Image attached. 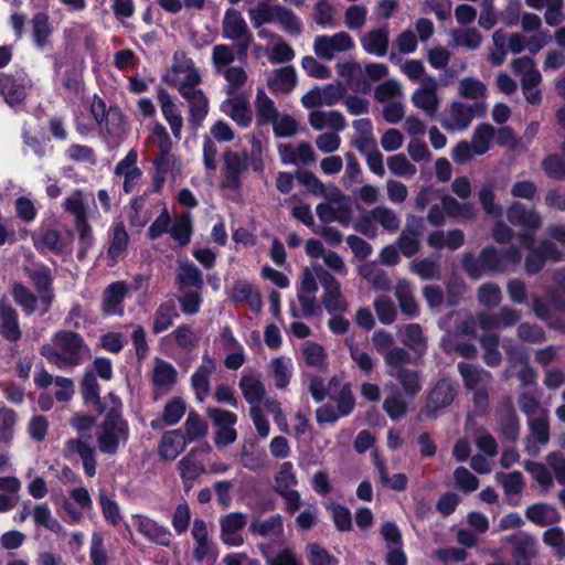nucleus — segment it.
<instances>
[{
  "instance_id": "1",
  "label": "nucleus",
  "mask_w": 565,
  "mask_h": 565,
  "mask_svg": "<svg viewBox=\"0 0 565 565\" xmlns=\"http://www.w3.org/2000/svg\"><path fill=\"white\" fill-rule=\"evenodd\" d=\"M88 348L83 338L73 331H58L50 342L43 344L40 353L60 370L74 369L88 355Z\"/></svg>"
},
{
  "instance_id": "2",
  "label": "nucleus",
  "mask_w": 565,
  "mask_h": 565,
  "mask_svg": "<svg viewBox=\"0 0 565 565\" xmlns=\"http://www.w3.org/2000/svg\"><path fill=\"white\" fill-rule=\"evenodd\" d=\"M298 180L313 195L322 196L328 201V203L318 204L316 209L320 221L323 223H330L332 221L347 223L350 220L352 215L351 201L350 199L342 196L335 186L331 184H323L319 179Z\"/></svg>"
},
{
  "instance_id": "3",
  "label": "nucleus",
  "mask_w": 565,
  "mask_h": 565,
  "mask_svg": "<svg viewBox=\"0 0 565 565\" xmlns=\"http://www.w3.org/2000/svg\"><path fill=\"white\" fill-rule=\"evenodd\" d=\"M128 438V423L116 412H109L96 434L99 451L115 455L121 445H126Z\"/></svg>"
},
{
  "instance_id": "4",
  "label": "nucleus",
  "mask_w": 565,
  "mask_h": 565,
  "mask_svg": "<svg viewBox=\"0 0 565 565\" xmlns=\"http://www.w3.org/2000/svg\"><path fill=\"white\" fill-rule=\"evenodd\" d=\"M487 113V104H469L454 100L440 117V125L448 132L466 130L475 118H481Z\"/></svg>"
},
{
  "instance_id": "5",
  "label": "nucleus",
  "mask_w": 565,
  "mask_h": 565,
  "mask_svg": "<svg viewBox=\"0 0 565 565\" xmlns=\"http://www.w3.org/2000/svg\"><path fill=\"white\" fill-rule=\"evenodd\" d=\"M222 35L237 43V58L241 62H246L248 49L253 42V34L238 10L230 8L225 11L222 21Z\"/></svg>"
},
{
  "instance_id": "6",
  "label": "nucleus",
  "mask_w": 565,
  "mask_h": 565,
  "mask_svg": "<svg viewBox=\"0 0 565 565\" xmlns=\"http://www.w3.org/2000/svg\"><path fill=\"white\" fill-rule=\"evenodd\" d=\"M494 138V127L490 124L478 125L471 141H459L451 150V158L457 164H462L476 156H482L490 149Z\"/></svg>"
},
{
  "instance_id": "7",
  "label": "nucleus",
  "mask_w": 565,
  "mask_h": 565,
  "mask_svg": "<svg viewBox=\"0 0 565 565\" xmlns=\"http://www.w3.org/2000/svg\"><path fill=\"white\" fill-rule=\"evenodd\" d=\"M521 244L530 250L525 259V270L527 274L539 273L545 265L546 259L561 260L563 252L551 241L541 242L539 247H534V235L521 232L519 235Z\"/></svg>"
},
{
  "instance_id": "8",
  "label": "nucleus",
  "mask_w": 565,
  "mask_h": 565,
  "mask_svg": "<svg viewBox=\"0 0 565 565\" xmlns=\"http://www.w3.org/2000/svg\"><path fill=\"white\" fill-rule=\"evenodd\" d=\"M462 266L467 274L473 279H479L486 273L503 271L501 252L492 246L482 249L478 257L466 254L462 259Z\"/></svg>"
},
{
  "instance_id": "9",
  "label": "nucleus",
  "mask_w": 565,
  "mask_h": 565,
  "mask_svg": "<svg viewBox=\"0 0 565 565\" xmlns=\"http://www.w3.org/2000/svg\"><path fill=\"white\" fill-rule=\"evenodd\" d=\"M318 280L323 289L321 301L330 315L343 313L348 302L341 292L340 282L324 268H317Z\"/></svg>"
},
{
  "instance_id": "10",
  "label": "nucleus",
  "mask_w": 565,
  "mask_h": 565,
  "mask_svg": "<svg viewBox=\"0 0 565 565\" xmlns=\"http://www.w3.org/2000/svg\"><path fill=\"white\" fill-rule=\"evenodd\" d=\"M32 86V81L25 72H0V94L6 103L11 106L21 105L26 98V88Z\"/></svg>"
},
{
  "instance_id": "11",
  "label": "nucleus",
  "mask_w": 565,
  "mask_h": 565,
  "mask_svg": "<svg viewBox=\"0 0 565 565\" xmlns=\"http://www.w3.org/2000/svg\"><path fill=\"white\" fill-rule=\"evenodd\" d=\"M355 44L352 36L344 31L333 35H319L313 41L315 54L327 61H331L337 54L350 52Z\"/></svg>"
},
{
  "instance_id": "12",
  "label": "nucleus",
  "mask_w": 565,
  "mask_h": 565,
  "mask_svg": "<svg viewBox=\"0 0 565 565\" xmlns=\"http://www.w3.org/2000/svg\"><path fill=\"white\" fill-rule=\"evenodd\" d=\"M439 83L436 77H426L412 94L411 100L413 105L424 111L428 117H434L440 106L438 96Z\"/></svg>"
},
{
  "instance_id": "13",
  "label": "nucleus",
  "mask_w": 565,
  "mask_h": 565,
  "mask_svg": "<svg viewBox=\"0 0 565 565\" xmlns=\"http://www.w3.org/2000/svg\"><path fill=\"white\" fill-rule=\"evenodd\" d=\"M508 355L509 366L503 371V377L509 380L514 375V369L520 364L521 369L516 373L522 386H531L536 384L537 372L529 363V358L524 352L515 349V345H504Z\"/></svg>"
},
{
  "instance_id": "14",
  "label": "nucleus",
  "mask_w": 565,
  "mask_h": 565,
  "mask_svg": "<svg viewBox=\"0 0 565 565\" xmlns=\"http://www.w3.org/2000/svg\"><path fill=\"white\" fill-rule=\"evenodd\" d=\"M530 436L525 440V451L530 456H536L541 446L550 440L548 412H541V415L526 419Z\"/></svg>"
},
{
  "instance_id": "15",
  "label": "nucleus",
  "mask_w": 565,
  "mask_h": 565,
  "mask_svg": "<svg viewBox=\"0 0 565 565\" xmlns=\"http://www.w3.org/2000/svg\"><path fill=\"white\" fill-rule=\"evenodd\" d=\"M131 519L137 531L149 542L166 547L171 545L173 536L167 526L142 514H134Z\"/></svg>"
},
{
  "instance_id": "16",
  "label": "nucleus",
  "mask_w": 565,
  "mask_h": 565,
  "mask_svg": "<svg viewBox=\"0 0 565 565\" xmlns=\"http://www.w3.org/2000/svg\"><path fill=\"white\" fill-rule=\"evenodd\" d=\"M171 72L173 73V82L178 86L181 94L183 88L193 89L201 83V75L194 63L186 58L184 54H175L174 63Z\"/></svg>"
},
{
  "instance_id": "17",
  "label": "nucleus",
  "mask_w": 565,
  "mask_h": 565,
  "mask_svg": "<svg viewBox=\"0 0 565 565\" xmlns=\"http://www.w3.org/2000/svg\"><path fill=\"white\" fill-rule=\"evenodd\" d=\"M220 109L243 128L252 124L253 113L250 104L247 96L244 94L227 96V98L221 103Z\"/></svg>"
},
{
  "instance_id": "18",
  "label": "nucleus",
  "mask_w": 565,
  "mask_h": 565,
  "mask_svg": "<svg viewBox=\"0 0 565 565\" xmlns=\"http://www.w3.org/2000/svg\"><path fill=\"white\" fill-rule=\"evenodd\" d=\"M247 524V515L232 512L220 518L221 540L228 546H239L244 539L242 531Z\"/></svg>"
},
{
  "instance_id": "19",
  "label": "nucleus",
  "mask_w": 565,
  "mask_h": 565,
  "mask_svg": "<svg viewBox=\"0 0 565 565\" xmlns=\"http://www.w3.org/2000/svg\"><path fill=\"white\" fill-rule=\"evenodd\" d=\"M446 215L469 218L472 210L469 205L458 203L454 198L443 196L441 204H434L428 213V222L435 226L444 224Z\"/></svg>"
},
{
  "instance_id": "20",
  "label": "nucleus",
  "mask_w": 565,
  "mask_h": 565,
  "mask_svg": "<svg viewBox=\"0 0 565 565\" xmlns=\"http://www.w3.org/2000/svg\"><path fill=\"white\" fill-rule=\"evenodd\" d=\"M455 396L456 388L454 383L450 380H440L430 391L423 414L427 417H434L439 409L449 406Z\"/></svg>"
},
{
  "instance_id": "21",
  "label": "nucleus",
  "mask_w": 565,
  "mask_h": 565,
  "mask_svg": "<svg viewBox=\"0 0 565 565\" xmlns=\"http://www.w3.org/2000/svg\"><path fill=\"white\" fill-rule=\"evenodd\" d=\"M34 247L41 252H52L55 255H62L66 250V243L62 233L53 227L41 226L32 233Z\"/></svg>"
},
{
  "instance_id": "22",
  "label": "nucleus",
  "mask_w": 565,
  "mask_h": 565,
  "mask_svg": "<svg viewBox=\"0 0 565 565\" xmlns=\"http://www.w3.org/2000/svg\"><path fill=\"white\" fill-rule=\"evenodd\" d=\"M177 377L178 372L171 363L157 359L151 374L154 398H160L162 395L170 392L177 383Z\"/></svg>"
},
{
  "instance_id": "23",
  "label": "nucleus",
  "mask_w": 565,
  "mask_h": 565,
  "mask_svg": "<svg viewBox=\"0 0 565 565\" xmlns=\"http://www.w3.org/2000/svg\"><path fill=\"white\" fill-rule=\"evenodd\" d=\"M66 456L76 454L81 457L87 477L96 475V449L88 438H71L65 443Z\"/></svg>"
},
{
  "instance_id": "24",
  "label": "nucleus",
  "mask_w": 565,
  "mask_h": 565,
  "mask_svg": "<svg viewBox=\"0 0 565 565\" xmlns=\"http://www.w3.org/2000/svg\"><path fill=\"white\" fill-rule=\"evenodd\" d=\"M297 83L298 76L292 65L273 70L266 78L268 89L276 95L290 94L297 86Z\"/></svg>"
},
{
  "instance_id": "25",
  "label": "nucleus",
  "mask_w": 565,
  "mask_h": 565,
  "mask_svg": "<svg viewBox=\"0 0 565 565\" xmlns=\"http://www.w3.org/2000/svg\"><path fill=\"white\" fill-rule=\"evenodd\" d=\"M181 96L189 104V122L198 129L209 114V99L200 88H183Z\"/></svg>"
},
{
  "instance_id": "26",
  "label": "nucleus",
  "mask_w": 565,
  "mask_h": 565,
  "mask_svg": "<svg viewBox=\"0 0 565 565\" xmlns=\"http://www.w3.org/2000/svg\"><path fill=\"white\" fill-rule=\"evenodd\" d=\"M188 441L181 429L167 430L162 434L157 452L166 461L175 460L186 448Z\"/></svg>"
},
{
  "instance_id": "27",
  "label": "nucleus",
  "mask_w": 565,
  "mask_h": 565,
  "mask_svg": "<svg viewBox=\"0 0 565 565\" xmlns=\"http://www.w3.org/2000/svg\"><path fill=\"white\" fill-rule=\"evenodd\" d=\"M175 469L186 490L191 489L194 481L206 472L205 466L198 458V450L195 448H192L177 462Z\"/></svg>"
},
{
  "instance_id": "28",
  "label": "nucleus",
  "mask_w": 565,
  "mask_h": 565,
  "mask_svg": "<svg viewBox=\"0 0 565 565\" xmlns=\"http://www.w3.org/2000/svg\"><path fill=\"white\" fill-rule=\"evenodd\" d=\"M227 296L234 302L246 303L254 312L262 310L263 300L258 289L245 279L235 280L227 290Z\"/></svg>"
},
{
  "instance_id": "29",
  "label": "nucleus",
  "mask_w": 565,
  "mask_h": 565,
  "mask_svg": "<svg viewBox=\"0 0 565 565\" xmlns=\"http://www.w3.org/2000/svg\"><path fill=\"white\" fill-rule=\"evenodd\" d=\"M215 369L214 359L209 354H203L200 366L191 376V386L199 402H203L210 394V377Z\"/></svg>"
},
{
  "instance_id": "30",
  "label": "nucleus",
  "mask_w": 565,
  "mask_h": 565,
  "mask_svg": "<svg viewBox=\"0 0 565 565\" xmlns=\"http://www.w3.org/2000/svg\"><path fill=\"white\" fill-rule=\"evenodd\" d=\"M30 278L40 295L41 313H46L54 299L51 288L53 281L51 270L44 266L39 267L30 273Z\"/></svg>"
},
{
  "instance_id": "31",
  "label": "nucleus",
  "mask_w": 565,
  "mask_h": 565,
  "mask_svg": "<svg viewBox=\"0 0 565 565\" xmlns=\"http://www.w3.org/2000/svg\"><path fill=\"white\" fill-rule=\"evenodd\" d=\"M90 113L98 125L106 120V127L109 134L120 135L122 131V115L118 109L106 111V105L103 99L94 97L90 104Z\"/></svg>"
},
{
  "instance_id": "32",
  "label": "nucleus",
  "mask_w": 565,
  "mask_h": 565,
  "mask_svg": "<svg viewBox=\"0 0 565 565\" xmlns=\"http://www.w3.org/2000/svg\"><path fill=\"white\" fill-rule=\"evenodd\" d=\"M157 99L159 102L161 113L171 128L172 135L174 138L181 139L183 118L177 104L173 102L170 94L163 88L158 90Z\"/></svg>"
},
{
  "instance_id": "33",
  "label": "nucleus",
  "mask_w": 565,
  "mask_h": 565,
  "mask_svg": "<svg viewBox=\"0 0 565 565\" xmlns=\"http://www.w3.org/2000/svg\"><path fill=\"white\" fill-rule=\"evenodd\" d=\"M191 535L194 541L193 558L202 562L213 552V542L210 537L207 525L204 520L195 519L192 523Z\"/></svg>"
},
{
  "instance_id": "34",
  "label": "nucleus",
  "mask_w": 565,
  "mask_h": 565,
  "mask_svg": "<svg viewBox=\"0 0 565 565\" xmlns=\"http://www.w3.org/2000/svg\"><path fill=\"white\" fill-rule=\"evenodd\" d=\"M507 217L509 222L515 226H521L529 234H533L542 224L541 216L533 210H526L523 204L515 202L513 203L508 212Z\"/></svg>"
},
{
  "instance_id": "35",
  "label": "nucleus",
  "mask_w": 565,
  "mask_h": 565,
  "mask_svg": "<svg viewBox=\"0 0 565 565\" xmlns=\"http://www.w3.org/2000/svg\"><path fill=\"white\" fill-rule=\"evenodd\" d=\"M390 31L387 26L370 30L361 38L362 49L375 56H385L388 52Z\"/></svg>"
},
{
  "instance_id": "36",
  "label": "nucleus",
  "mask_w": 565,
  "mask_h": 565,
  "mask_svg": "<svg viewBox=\"0 0 565 565\" xmlns=\"http://www.w3.org/2000/svg\"><path fill=\"white\" fill-rule=\"evenodd\" d=\"M308 121L315 130L331 129L335 132L343 131L347 127L344 116L338 110H312Z\"/></svg>"
},
{
  "instance_id": "37",
  "label": "nucleus",
  "mask_w": 565,
  "mask_h": 565,
  "mask_svg": "<svg viewBox=\"0 0 565 565\" xmlns=\"http://www.w3.org/2000/svg\"><path fill=\"white\" fill-rule=\"evenodd\" d=\"M0 335L10 342H18L22 337L18 312L4 301L0 302Z\"/></svg>"
},
{
  "instance_id": "38",
  "label": "nucleus",
  "mask_w": 565,
  "mask_h": 565,
  "mask_svg": "<svg viewBox=\"0 0 565 565\" xmlns=\"http://www.w3.org/2000/svg\"><path fill=\"white\" fill-rule=\"evenodd\" d=\"M129 244V235L122 223L114 224L109 231V247L107 258L113 266L126 255Z\"/></svg>"
},
{
  "instance_id": "39",
  "label": "nucleus",
  "mask_w": 565,
  "mask_h": 565,
  "mask_svg": "<svg viewBox=\"0 0 565 565\" xmlns=\"http://www.w3.org/2000/svg\"><path fill=\"white\" fill-rule=\"evenodd\" d=\"M127 295V286L124 281L111 282L103 295V312L105 315H121L124 312L122 301Z\"/></svg>"
},
{
  "instance_id": "40",
  "label": "nucleus",
  "mask_w": 565,
  "mask_h": 565,
  "mask_svg": "<svg viewBox=\"0 0 565 565\" xmlns=\"http://www.w3.org/2000/svg\"><path fill=\"white\" fill-rule=\"evenodd\" d=\"M350 358L354 365L364 374L370 375L376 366V359L371 354L366 344L355 342L352 339L345 340Z\"/></svg>"
},
{
  "instance_id": "41",
  "label": "nucleus",
  "mask_w": 565,
  "mask_h": 565,
  "mask_svg": "<svg viewBox=\"0 0 565 565\" xmlns=\"http://www.w3.org/2000/svg\"><path fill=\"white\" fill-rule=\"evenodd\" d=\"M238 386L250 407L260 406L266 396V388L258 376L243 373Z\"/></svg>"
},
{
  "instance_id": "42",
  "label": "nucleus",
  "mask_w": 565,
  "mask_h": 565,
  "mask_svg": "<svg viewBox=\"0 0 565 565\" xmlns=\"http://www.w3.org/2000/svg\"><path fill=\"white\" fill-rule=\"evenodd\" d=\"M423 234V221L413 218L398 238V247L403 255L411 257L419 249V238Z\"/></svg>"
},
{
  "instance_id": "43",
  "label": "nucleus",
  "mask_w": 565,
  "mask_h": 565,
  "mask_svg": "<svg viewBox=\"0 0 565 565\" xmlns=\"http://www.w3.org/2000/svg\"><path fill=\"white\" fill-rule=\"evenodd\" d=\"M513 72L521 78V87L540 86L542 75L536 68L534 60L529 56L515 58L511 63Z\"/></svg>"
},
{
  "instance_id": "44",
  "label": "nucleus",
  "mask_w": 565,
  "mask_h": 565,
  "mask_svg": "<svg viewBox=\"0 0 565 565\" xmlns=\"http://www.w3.org/2000/svg\"><path fill=\"white\" fill-rule=\"evenodd\" d=\"M497 420L502 435L514 440L520 435V420L513 408L511 399H508L498 411Z\"/></svg>"
},
{
  "instance_id": "45",
  "label": "nucleus",
  "mask_w": 565,
  "mask_h": 565,
  "mask_svg": "<svg viewBox=\"0 0 565 565\" xmlns=\"http://www.w3.org/2000/svg\"><path fill=\"white\" fill-rule=\"evenodd\" d=\"M458 371L463 379L465 386L470 391L480 387H488L490 385V372L486 371L480 366L466 362H460L458 363Z\"/></svg>"
},
{
  "instance_id": "46",
  "label": "nucleus",
  "mask_w": 565,
  "mask_h": 565,
  "mask_svg": "<svg viewBox=\"0 0 565 565\" xmlns=\"http://www.w3.org/2000/svg\"><path fill=\"white\" fill-rule=\"evenodd\" d=\"M256 124L269 125L279 115L275 102L267 95L263 87H258L254 99Z\"/></svg>"
},
{
  "instance_id": "47",
  "label": "nucleus",
  "mask_w": 565,
  "mask_h": 565,
  "mask_svg": "<svg viewBox=\"0 0 565 565\" xmlns=\"http://www.w3.org/2000/svg\"><path fill=\"white\" fill-rule=\"evenodd\" d=\"M525 516L532 523L540 526L553 525L561 520V514L557 509L547 503H535L530 505L525 511Z\"/></svg>"
},
{
  "instance_id": "48",
  "label": "nucleus",
  "mask_w": 565,
  "mask_h": 565,
  "mask_svg": "<svg viewBox=\"0 0 565 565\" xmlns=\"http://www.w3.org/2000/svg\"><path fill=\"white\" fill-rule=\"evenodd\" d=\"M388 394L384 399L383 409L391 419L397 420L406 414L407 403L404 395L396 384L390 382L385 384Z\"/></svg>"
},
{
  "instance_id": "49",
  "label": "nucleus",
  "mask_w": 565,
  "mask_h": 565,
  "mask_svg": "<svg viewBox=\"0 0 565 565\" xmlns=\"http://www.w3.org/2000/svg\"><path fill=\"white\" fill-rule=\"evenodd\" d=\"M249 531L253 534L275 539L279 537L284 533V522L279 514L270 515L267 519L254 520L249 525Z\"/></svg>"
},
{
  "instance_id": "50",
  "label": "nucleus",
  "mask_w": 565,
  "mask_h": 565,
  "mask_svg": "<svg viewBox=\"0 0 565 565\" xmlns=\"http://www.w3.org/2000/svg\"><path fill=\"white\" fill-rule=\"evenodd\" d=\"M178 317L179 312L173 300L160 303L153 313L152 332L154 334L162 333L173 324Z\"/></svg>"
},
{
  "instance_id": "51",
  "label": "nucleus",
  "mask_w": 565,
  "mask_h": 565,
  "mask_svg": "<svg viewBox=\"0 0 565 565\" xmlns=\"http://www.w3.org/2000/svg\"><path fill=\"white\" fill-rule=\"evenodd\" d=\"M458 94L465 99L472 100L471 104L486 103L487 86L476 77H463L458 83Z\"/></svg>"
},
{
  "instance_id": "52",
  "label": "nucleus",
  "mask_w": 565,
  "mask_h": 565,
  "mask_svg": "<svg viewBox=\"0 0 565 565\" xmlns=\"http://www.w3.org/2000/svg\"><path fill=\"white\" fill-rule=\"evenodd\" d=\"M225 79L223 90L227 96L242 94V89L248 81L247 72L242 66H232L221 70L218 73Z\"/></svg>"
},
{
  "instance_id": "53",
  "label": "nucleus",
  "mask_w": 565,
  "mask_h": 565,
  "mask_svg": "<svg viewBox=\"0 0 565 565\" xmlns=\"http://www.w3.org/2000/svg\"><path fill=\"white\" fill-rule=\"evenodd\" d=\"M395 297L398 300L403 313L415 317L418 315V305L414 298V287L406 280L401 279L395 286Z\"/></svg>"
},
{
  "instance_id": "54",
  "label": "nucleus",
  "mask_w": 565,
  "mask_h": 565,
  "mask_svg": "<svg viewBox=\"0 0 565 565\" xmlns=\"http://www.w3.org/2000/svg\"><path fill=\"white\" fill-rule=\"evenodd\" d=\"M177 281L180 291L188 290L193 287V290H201L203 287V275L200 269L190 263L181 264L178 274Z\"/></svg>"
},
{
  "instance_id": "55",
  "label": "nucleus",
  "mask_w": 565,
  "mask_h": 565,
  "mask_svg": "<svg viewBox=\"0 0 565 565\" xmlns=\"http://www.w3.org/2000/svg\"><path fill=\"white\" fill-rule=\"evenodd\" d=\"M166 341L174 342L182 351H192L199 345V335L188 324L178 326L164 337Z\"/></svg>"
},
{
  "instance_id": "56",
  "label": "nucleus",
  "mask_w": 565,
  "mask_h": 565,
  "mask_svg": "<svg viewBox=\"0 0 565 565\" xmlns=\"http://www.w3.org/2000/svg\"><path fill=\"white\" fill-rule=\"evenodd\" d=\"M32 24V38L35 46L44 49L49 42L53 32V28L50 23L49 15L44 12H38L31 20Z\"/></svg>"
},
{
  "instance_id": "57",
  "label": "nucleus",
  "mask_w": 565,
  "mask_h": 565,
  "mask_svg": "<svg viewBox=\"0 0 565 565\" xmlns=\"http://www.w3.org/2000/svg\"><path fill=\"white\" fill-rule=\"evenodd\" d=\"M269 369L277 388L287 387L292 375V361L287 356H278L270 361Z\"/></svg>"
},
{
  "instance_id": "58",
  "label": "nucleus",
  "mask_w": 565,
  "mask_h": 565,
  "mask_svg": "<svg viewBox=\"0 0 565 565\" xmlns=\"http://www.w3.org/2000/svg\"><path fill=\"white\" fill-rule=\"evenodd\" d=\"M514 551L519 565H530V561L537 554V542L532 535L519 534L515 536Z\"/></svg>"
},
{
  "instance_id": "59",
  "label": "nucleus",
  "mask_w": 565,
  "mask_h": 565,
  "mask_svg": "<svg viewBox=\"0 0 565 565\" xmlns=\"http://www.w3.org/2000/svg\"><path fill=\"white\" fill-rule=\"evenodd\" d=\"M184 437L188 444L198 441L201 438H204L207 435L209 425L205 419H203L199 413L195 411H190L188 417L184 422Z\"/></svg>"
},
{
  "instance_id": "60",
  "label": "nucleus",
  "mask_w": 565,
  "mask_h": 565,
  "mask_svg": "<svg viewBox=\"0 0 565 565\" xmlns=\"http://www.w3.org/2000/svg\"><path fill=\"white\" fill-rule=\"evenodd\" d=\"M12 297L18 306H20L26 315L35 311L41 312L40 295L36 297L30 289L21 284L12 286Z\"/></svg>"
},
{
  "instance_id": "61",
  "label": "nucleus",
  "mask_w": 565,
  "mask_h": 565,
  "mask_svg": "<svg viewBox=\"0 0 565 565\" xmlns=\"http://www.w3.org/2000/svg\"><path fill=\"white\" fill-rule=\"evenodd\" d=\"M192 232V220L189 214L177 215L171 222L169 230L171 238L180 246H185L190 243Z\"/></svg>"
},
{
  "instance_id": "62",
  "label": "nucleus",
  "mask_w": 565,
  "mask_h": 565,
  "mask_svg": "<svg viewBox=\"0 0 565 565\" xmlns=\"http://www.w3.org/2000/svg\"><path fill=\"white\" fill-rule=\"evenodd\" d=\"M359 274L376 290H390L391 288L387 274L373 263L360 266Z\"/></svg>"
},
{
  "instance_id": "63",
  "label": "nucleus",
  "mask_w": 565,
  "mask_h": 565,
  "mask_svg": "<svg viewBox=\"0 0 565 565\" xmlns=\"http://www.w3.org/2000/svg\"><path fill=\"white\" fill-rule=\"evenodd\" d=\"M483 349V361L488 366H498L502 361V354L499 350L500 338L497 333H486L479 339Z\"/></svg>"
},
{
  "instance_id": "64",
  "label": "nucleus",
  "mask_w": 565,
  "mask_h": 565,
  "mask_svg": "<svg viewBox=\"0 0 565 565\" xmlns=\"http://www.w3.org/2000/svg\"><path fill=\"white\" fill-rule=\"evenodd\" d=\"M390 376L395 377L403 387L405 395L412 398L422 390L419 374L415 370L399 369L397 372H390Z\"/></svg>"
}]
</instances>
